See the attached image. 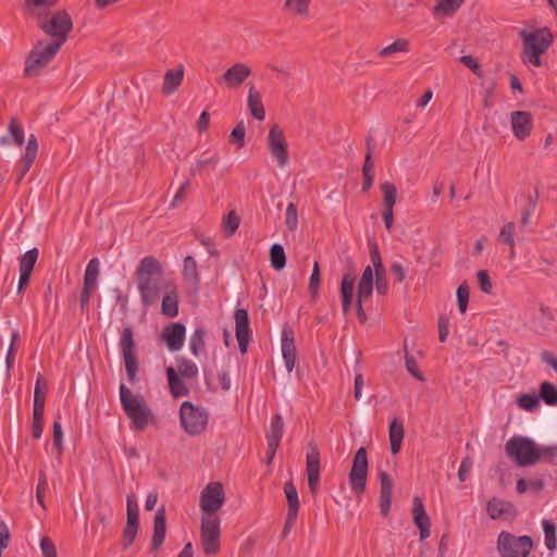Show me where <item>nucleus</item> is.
Here are the masks:
<instances>
[{
    "mask_svg": "<svg viewBox=\"0 0 557 557\" xmlns=\"http://www.w3.org/2000/svg\"><path fill=\"white\" fill-rule=\"evenodd\" d=\"M141 304L148 308L154 305L163 290V267L153 256L143 258L135 271Z\"/></svg>",
    "mask_w": 557,
    "mask_h": 557,
    "instance_id": "nucleus-1",
    "label": "nucleus"
},
{
    "mask_svg": "<svg viewBox=\"0 0 557 557\" xmlns=\"http://www.w3.org/2000/svg\"><path fill=\"white\" fill-rule=\"evenodd\" d=\"M120 400L133 430L144 431L148 424L156 422V416L144 397L133 394L124 384L120 386Z\"/></svg>",
    "mask_w": 557,
    "mask_h": 557,
    "instance_id": "nucleus-2",
    "label": "nucleus"
},
{
    "mask_svg": "<svg viewBox=\"0 0 557 557\" xmlns=\"http://www.w3.org/2000/svg\"><path fill=\"white\" fill-rule=\"evenodd\" d=\"M523 61L533 66H541V55L547 51L553 42V34L548 28L533 32L522 30Z\"/></svg>",
    "mask_w": 557,
    "mask_h": 557,
    "instance_id": "nucleus-3",
    "label": "nucleus"
},
{
    "mask_svg": "<svg viewBox=\"0 0 557 557\" xmlns=\"http://www.w3.org/2000/svg\"><path fill=\"white\" fill-rule=\"evenodd\" d=\"M36 18L38 20V26L54 41L63 45L67 40L69 33L73 28V22L66 11L59 10L49 16L42 13Z\"/></svg>",
    "mask_w": 557,
    "mask_h": 557,
    "instance_id": "nucleus-4",
    "label": "nucleus"
},
{
    "mask_svg": "<svg viewBox=\"0 0 557 557\" xmlns=\"http://www.w3.org/2000/svg\"><path fill=\"white\" fill-rule=\"evenodd\" d=\"M209 413L206 408L195 406L190 401L182 403L180 407V422L189 436L201 435L208 425Z\"/></svg>",
    "mask_w": 557,
    "mask_h": 557,
    "instance_id": "nucleus-5",
    "label": "nucleus"
},
{
    "mask_svg": "<svg viewBox=\"0 0 557 557\" xmlns=\"http://www.w3.org/2000/svg\"><path fill=\"white\" fill-rule=\"evenodd\" d=\"M496 547L500 557H529L533 540L529 535L517 536L502 531L497 536Z\"/></svg>",
    "mask_w": 557,
    "mask_h": 557,
    "instance_id": "nucleus-6",
    "label": "nucleus"
},
{
    "mask_svg": "<svg viewBox=\"0 0 557 557\" xmlns=\"http://www.w3.org/2000/svg\"><path fill=\"white\" fill-rule=\"evenodd\" d=\"M505 453L519 467L535 465V442L530 437H510L505 444Z\"/></svg>",
    "mask_w": 557,
    "mask_h": 557,
    "instance_id": "nucleus-7",
    "label": "nucleus"
},
{
    "mask_svg": "<svg viewBox=\"0 0 557 557\" xmlns=\"http://www.w3.org/2000/svg\"><path fill=\"white\" fill-rule=\"evenodd\" d=\"M226 497L221 482H210L200 493L199 507L202 516L219 517L218 511L225 504Z\"/></svg>",
    "mask_w": 557,
    "mask_h": 557,
    "instance_id": "nucleus-8",
    "label": "nucleus"
},
{
    "mask_svg": "<svg viewBox=\"0 0 557 557\" xmlns=\"http://www.w3.org/2000/svg\"><path fill=\"white\" fill-rule=\"evenodd\" d=\"M221 520L220 517L202 516L200 524V540L203 552L214 555L220 549Z\"/></svg>",
    "mask_w": 557,
    "mask_h": 557,
    "instance_id": "nucleus-9",
    "label": "nucleus"
},
{
    "mask_svg": "<svg viewBox=\"0 0 557 557\" xmlns=\"http://www.w3.org/2000/svg\"><path fill=\"white\" fill-rule=\"evenodd\" d=\"M62 44L54 40L51 42L39 41L32 50L26 61V73L33 74L39 69L46 66L59 52Z\"/></svg>",
    "mask_w": 557,
    "mask_h": 557,
    "instance_id": "nucleus-10",
    "label": "nucleus"
},
{
    "mask_svg": "<svg viewBox=\"0 0 557 557\" xmlns=\"http://www.w3.org/2000/svg\"><path fill=\"white\" fill-rule=\"evenodd\" d=\"M368 457L364 447L355 454L352 466L348 474L350 488L356 494H362L367 487Z\"/></svg>",
    "mask_w": 557,
    "mask_h": 557,
    "instance_id": "nucleus-11",
    "label": "nucleus"
},
{
    "mask_svg": "<svg viewBox=\"0 0 557 557\" xmlns=\"http://www.w3.org/2000/svg\"><path fill=\"white\" fill-rule=\"evenodd\" d=\"M267 144L271 156L276 160L280 168H285L288 163L287 143L283 128L274 124L271 126L267 136Z\"/></svg>",
    "mask_w": 557,
    "mask_h": 557,
    "instance_id": "nucleus-12",
    "label": "nucleus"
},
{
    "mask_svg": "<svg viewBox=\"0 0 557 557\" xmlns=\"http://www.w3.org/2000/svg\"><path fill=\"white\" fill-rule=\"evenodd\" d=\"M120 347L124 358L127 377L131 382H134L138 370V363L135 356V342L133 331L131 327H125L122 331L120 338Z\"/></svg>",
    "mask_w": 557,
    "mask_h": 557,
    "instance_id": "nucleus-13",
    "label": "nucleus"
},
{
    "mask_svg": "<svg viewBox=\"0 0 557 557\" xmlns=\"http://www.w3.org/2000/svg\"><path fill=\"white\" fill-rule=\"evenodd\" d=\"M250 75L251 69L245 63L237 62L216 78V84L227 89H236Z\"/></svg>",
    "mask_w": 557,
    "mask_h": 557,
    "instance_id": "nucleus-14",
    "label": "nucleus"
},
{
    "mask_svg": "<svg viewBox=\"0 0 557 557\" xmlns=\"http://www.w3.org/2000/svg\"><path fill=\"white\" fill-rule=\"evenodd\" d=\"M284 493L288 506L285 524L283 529V535L286 536L296 522L300 503L298 497V491L293 481H288L284 484Z\"/></svg>",
    "mask_w": 557,
    "mask_h": 557,
    "instance_id": "nucleus-15",
    "label": "nucleus"
},
{
    "mask_svg": "<svg viewBox=\"0 0 557 557\" xmlns=\"http://www.w3.org/2000/svg\"><path fill=\"white\" fill-rule=\"evenodd\" d=\"M510 125L515 137L523 141L532 133L533 115L528 111H512L510 113Z\"/></svg>",
    "mask_w": 557,
    "mask_h": 557,
    "instance_id": "nucleus-16",
    "label": "nucleus"
},
{
    "mask_svg": "<svg viewBox=\"0 0 557 557\" xmlns=\"http://www.w3.org/2000/svg\"><path fill=\"white\" fill-rule=\"evenodd\" d=\"M284 434V421L281 414H274L271 419L270 428L267 431L268 441V463L272 461L280 446Z\"/></svg>",
    "mask_w": 557,
    "mask_h": 557,
    "instance_id": "nucleus-17",
    "label": "nucleus"
},
{
    "mask_svg": "<svg viewBox=\"0 0 557 557\" xmlns=\"http://www.w3.org/2000/svg\"><path fill=\"white\" fill-rule=\"evenodd\" d=\"M186 329L184 324L176 322L165 326L161 332V339L170 351H178L185 342Z\"/></svg>",
    "mask_w": 557,
    "mask_h": 557,
    "instance_id": "nucleus-18",
    "label": "nucleus"
},
{
    "mask_svg": "<svg viewBox=\"0 0 557 557\" xmlns=\"http://www.w3.org/2000/svg\"><path fill=\"white\" fill-rule=\"evenodd\" d=\"M486 511L492 520H511L517 516V509L515 505L498 497H493L487 502Z\"/></svg>",
    "mask_w": 557,
    "mask_h": 557,
    "instance_id": "nucleus-19",
    "label": "nucleus"
},
{
    "mask_svg": "<svg viewBox=\"0 0 557 557\" xmlns=\"http://www.w3.org/2000/svg\"><path fill=\"white\" fill-rule=\"evenodd\" d=\"M235 332L240 352L247 351V346L250 339L249 318L246 309L238 308L234 313Z\"/></svg>",
    "mask_w": 557,
    "mask_h": 557,
    "instance_id": "nucleus-20",
    "label": "nucleus"
},
{
    "mask_svg": "<svg viewBox=\"0 0 557 557\" xmlns=\"http://www.w3.org/2000/svg\"><path fill=\"white\" fill-rule=\"evenodd\" d=\"M161 313L168 318H175L178 314V289L173 282L164 283Z\"/></svg>",
    "mask_w": 557,
    "mask_h": 557,
    "instance_id": "nucleus-21",
    "label": "nucleus"
},
{
    "mask_svg": "<svg viewBox=\"0 0 557 557\" xmlns=\"http://www.w3.org/2000/svg\"><path fill=\"white\" fill-rule=\"evenodd\" d=\"M412 513H413V523L419 529L420 541H424L431 534V532H430L431 520L424 509V505H423L421 498L418 496H414V498H413Z\"/></svg>",
    "mask_w": 557,
    "mask_h": 557,
    "instance_id": "nucleus-22",
    "label": "nucleus"
},
{
    "mask_svg": "<svg viewBox=\"0 0 557 557\" xmlns=\"http://www.w3.org/2000/svg\"><path fill=\"white\" fill-rule=\"evenodd\" d=\"M356 274L354 271H348L343 274L341 282V298H342V311L344 315H347L350 311L354 300Z\"/></svg>",
    "mask_w": 557,
    "mask_h": 557,
    "instance_id": "nucleus-23",
    "label": "nucleus"
},
{
    "mask_svg": "<svg viewBox=\"0 0 557 557\" xmlns=\"http://www.w3.org/2000/svg\"><path fill=\"white\" fill-rule=\"evenodd\" d=\"M370 258H371V263L373 264V269L375 272L374 287L376 289V293L380 295H385L388 289V283L385 277V268H384L380 251L376 246H374L371 249Z\"/></svg>",
    "mask_w": 557,
    "mask_h": 557,
    "instance_id": "nucleus-24",
    "label": "nucleus"
},
{
    "mask_svg": "<svg viewBox=\"0 0 557 557\" xmlns=\"http://www.w3.org/2000/svg\"><path fill=\"white\" fill-rule=\"evenodd\" d=\"M38 152V141L34 134L28 136L27 145L25 148V152L21 158V169L17 176V182L22 181L26 173L32 168L33 163L36 160Z\"/></svg>",
    "mask_w": 557,
    "mask_h": 557,
    "instance_id": "nucleus-25",
    "label": "nucleus"
},
{
    "mask_svg": "<svg viewBox=\"0 0 557 557\" xmlns=\"http://www.w3.org/2000/svg\"><path fill=\"white\" fill-rule=\"evenodd\" d=\"M166 531L165 509H158L153 520V534L151 539V548L158 550L164 542Z\"/></svg>",
    "mask_w": 557,
    "mask_h": 557,
    "instance_id": "nucleus-26",
    "label": "nucleus"
},
{
    "mask_svg": "<svg viewBox=\"0 0 557 557\" xmlns=\"http://www.w3.org/2000/svg\"><path fill=\"white\" fill-rule=\"evenodd\" d=\"M282 355L287 372H292L296 363V347L294 337L289 336L287 329L283 330Z\"/></svg>",
    "mask_w": 557,
    "mask_h": 557,
    "instance_id": "nucleus-27",
    "label": "nucleus"
},
{
    "mask_svg": "<svg viewBox=\"0 0 557 557\" xmlns=\"http://www.w3.org/2000/svg\"><path fill=\"white\" fill-rule=\"evenodd\" d=\"M169 389L173 398H181L188 395L189 389L184 383L183 379L180 377L178 373L173 367H168L165 369Z\"/></svg>",
    "mask_w": 557,
    "mask_h": 557,
    "instance_id": "nucleus-28",
    "label": "nucleus"
},
{
    "mask_svg": "<svg viewBox=\"0 0 557 557\" xmlns=\"http://www.w3.org/2000/svg\"><path fill=\"white\" fill-rule=\"evenodd\" d=\"M8 132H9L8 136H2L0 138L1 146H8L12 143L18 147L23 146V144L25 141L24 129L17 122L16 117H12L10 120V123L8 125Z\"/></svg>",
    "mask_w": 557,
    "mask_h": 557,
    "instance_id": "nucleus-29",
    "label": "nucleus"
},
{
    "mask_svg": "<svg viewBox=\"0 0 557 557\" xmlns=\"http://www.w3.org/2000/svg\"><path fill=\"white\" fill-rule=\"evenodd\" d=\"M247 106L251 115L258 120L263 121L265 117V111L261 101V95L253 85L249 87Z\"/></svg>",
    "mask_w": 557,
    "mask_h": 557,
    "instance_id": "nucleus-30",
    "label": "nucleus"
},
{
    "mask_svg": "<svg viewBox=\"0 0 557 557\" xmlns=\"http://www.w3.org/2000/svg\"><path fill=\"white\" fill-rule=\"evenodd\" d=\"M375 272L372 265L366 267L358 282L357 292L360 297H370L374 289Z\"/></svg>",
    "mask_w": 557,
    "mask_h": 557,
    "instance_id": "nucleus-31",
    "label": "nucleus"
},
{
    "mask_svg": "<svg viewBox=\"0 0 557 557\" xmlns=\"http://www.w3.org/2000/svg\"><path fill=\"white\" fill-rule=\"evenodd\" d=\"M184 77L183 67L169 70L163 79L162 92L164 95H172L182 84Z\"/></svg>",
    "mask_w": 557,
    "mask_h": 557,
    "instance_id": "nucleus-32",
    "label": "nucleus"
},
{
    "mask_svg": "<svg viewBox=\"0 0 557 557\" xmlns=\"http://www.w3.org/2000/svg\"><path fill=\"white\" fill-rule=\"evenodd\" d=\"M404 425L397 419H394L389 424V444L391 453L397 455L400 451L401 443L404 440Z\"/></svg>",
    "mask_w": 557,
    "mask_h": 557,
    "instance_id": "nucleus-33",
    "label": "nucleus"
},
{
    "mask_svg": "<svg viewBox=\"0 0 557 557\" xmlns=\"http://www.w3.org/2000/svg\"><path fill=\"white\" fill-rule=\"evenodd\" d=\"M535 463H555L557 460V444L539 445L535 443Z\"/></svg>",
    "mask_w": 557,
    "mask_h": 557,
    "instance_id": "nucleus-34",
    "label": "nucleus"
},
{
    "mask_svg": "<svg viewBox=\"0 0 557 557\" xmlns=\"http://www.w3.org/2000/svg\"><path fill=\"white\" fill-rule=\"evenodd\" d=\"M465 0H437L434 7V15L437 17H447L455 14L463 4Z\"/></svg>",
    "mask_w": 557,
    "mask_h": 557,
    "instance_id": "nucleus-35",
    "label": "nucleus"
},
{
    "mask_svg": "<svg viewBox=\"0 0 557 557\" xmlns=\"http://www.w3.org/2000/svg\"><path fill=\"white\" fill-rule=\"evenodd\" d=\"M220 162V158L216 153L205 151L200 158L189 169L191 175H197L202 172L207 166L215 168Z\"/></svg>",
    "mask_w": 557,
    "mask_h": 557,
    "instance_id": "nucleus-36",
    "label": "nucleus"
},
{
    "mask_svg": "<svg viewBox=\"0 0 557 557\" xmlns=\"http://www.w3.org/2000/svg\"><path fill=\"white\" fill-rule=\"evenodd\" d=\"M58 0H25V11L36 17L44 13V10L50 9L57 4Z\"/></svg>",
    "mask_w": 557,
    "mask_h": 557,
    "instance_id": "nucleus-37",
    "label": "nucleus"
},
{
    "mask_svg": "<svg viewBox=\"0 0 557 557\" xmlns=\"http://www.w3.org/2000/svg\"><path fill=\"white\" fill-rule=\"evenodd\" d=\"M206 331L201 327L196 329L189 337V349L190 352L198 357L200 354L205 352V342Z\"/></svg>",
    "mask_w": 557,
    "mask_h": 557,
    "instance_id": "nucleus-38",
    "label": "nucleus"
},
{
    "mask_svg": "<svg viewBox=\"0 0 557 557\" xmlns=\"http://www.w3.org/2000/svg\"><path fill=\"white\" fill-rule=\"evenodd\" d=\"M307 475H320V454L315 446H311L306 456Z\"/></svg>",
    "mask_w": 557,
    "mask_h": 557,
    "instance_id": "nucleus-39",
    "label": "nucleus"
},
{
    "mask_svg": "<svg viewBox=\"0 0 557 557\" xmlns=\"http://www.w3.org/2000/svg\"><path fill=\"white\" fill-rule=\"evenodd\" d=\"M542 527L545 535V546L548 550L554 552L557 547L556 524L552 520L544 519Z\"/></svg>",
    "mask_w": 557,
    "mask_h": 557,
    "instance_id": "nucleus-40",
    "label": "nucleus"
},
{
    "mask_svg": "<svg viewBox=\"0 0 557 557\" xmlns=\"http://www.w3.org/2000/svg\"><path fill=\"white\" fill-rule=\"evenodd\" d=\"M183 276L186 281L198 284L199 283V273L197 269V262L191 256H187L184 259L183 263Z\"/></svg>",
    "mask_w": 557,
    "mask_h": 557,
    "instance_id": "nucleus-41",
    "label": "nucleus"
},
{
    "mask_svg": "<svg viewBox=\"0 0 557 557\" xmlns=\"http://www.w3.org/2000/svg\"><path fill=\"white\" fill-rule=\"evenodd\" d=\"M516 224L513 222L506 223L498 235L499 242L508 245L510 247V258L515 257V234Z\"/></svg>",
    "mask_w": 557,
    "mask_h": 557,
    "instance_id": "nucleus-42",
    "label": "nucleus"
},
{
    "mask_svg": "<svg viewBox=\"0 0 557 557\" xmlns=\"http://www.w3.org/2000/svg\"><path fill=\"white\" fill-rule=\"evenodd\" d=\"M47 383L41 374H38L34 391V408L44 409L46 400Z\"/></svg>",
    "mask_w": 557,
    "mask_h": 557,
    "instance_id": "nucleus-43",
    "label": "nucleus"
},
{
    "mask_svg": "<svg viewBox=\"0 0 557 557\" xmlns=\"http://www.w3.org/2000/svg\"><path fill=\"white\" fill-rule=\"evenodd\" d=\"M139 527L138 519H127L123 531V547L127 549L134 543Z\"/></svg>",
    "mask_w": 557,
    "mask_h": 557,
    "instance_id": "nucleus-44",
    "label": "nucleus"
},
{
    "mask_svg": "<svg viewBox=\"0 0 557 557\" xmlns=\"http://www.w3.org/2000/svg\"><path fill=\"white\" fill-rule=\"evenodd\" d=\"M539 398L548 406L557 405V388L550 382H543L540 385Z\"/></svg>",
    "mask_w": 557,
    "mask_h": 557,
    "instance_id": "nucleus-45",
    "label": "nucleus"
},
{
    "mask_svg": "<svg viewBox=\"0 0 557 557\" xmlns=\"http://www.w3.org/2000/svg\"><path fill=\"white\" fill-rule=\"evenodd\" d=\"M99 260L97 258H92L87 267H86V270H85V275H84V285L85 286H91V287H95L97 286V280H98V275H99Z\"/></svg>",
    "mask_w": 557,
    "mask_h": 557,
    "instance_id": "nucleus-46",
    "label": "nucleus"
},
{
    "mask_svg": "<svg viewBox=\"0 0 557 557\" xmlns=\"http://www.w3.org/2000/svg\"><path fill=\"white\" fill-rule=\"evenodd\" d=\"M311 0H285L284 9L292 14L307 16L309 13V4Z\"/></svg>",
    "mask_w": 557,
    "mask_h": 557,
    "instance_id": "nucleus-47",
    "label": "nucleus"
},
{
    "mask_svg": "<svg viewBox=\"0 0 557 557\" xmlns=\"http://www.w3.org/2000/svg\"><path fill=\"white\" fill-rule=\"evenodd\" d=\"M177 372L184 379H195L198 375V367L186 358L177 359Z\"/></svg>",
    "mask_w": 557,
    "mask_h": 557,
    "instance_id": "nucleus-48",
    "label": "nucleus"
},
{
    "mask_svg": "<svg viewBox=\"0 0 557 557\" xmlns=\"http://www.w3.org/2000/svg\"><path fill=\"white\" fill-rule=\"evenodd\" d=\"M271 265L275 270H282L286 264L284 248L280 244H273L270 249Z\"/></svg>",
    "mask_w": 557,
    "mask_h": 557,
    "instance_id": "nucleus-49",
    "label": "nucleus"
},
{
    "mask_svg": "<svg viewBox=\"0 0 557 557\" xmlns=\"http://www.w3.org/2000/svg\"><path fill=\"white\" fill-rule=\"evenodd\" d=\"M409 50V41L405 38L395 40L393 44L384 47L379 51L380 57H389L398 52H407Z\"/></svg>",
    "mask_w": 557,
    "mask_h": 557,
    "instance_id": "nucleus-50",
    "label": "nucleus"
},
{
    "mask_svg": "<svg viewBox=\"0 0 557 557\" xmlns=\"http://www.w3.org/2000/svg\"><path fill=\"white\" fill-rule=\"evenodd\" d=\"M38 255L39 252L37 248H32L27 250L20 260V272L32 273L37 262Z\"/></svg>",
    "mask_w": 557,
    "mask_h": 557,
    "instance_id": "nucleus-51",
    "label": "nucleus"
},
{
    "mask_svg": "<svg viewBox=\"0 0 557 557\" xmlns=\"http://www.w3.org/2000/svg\"><path fill=\"white\" fill-rule=\"evenodd\" d=\"M383 191V203L384 208L393 209L396 203L397 189L396 186L391 182H384L381 184Z\"/></svg>",
    "mask_w": 557,
    "mask_h": 557,
    "instance_id": "nucleus-52",
    "label": "nucleus"
},
{
    "mask_svg": "<svg viewBox=\"0 0 557 557\" xmlns=\"http://www.w3.org/2000/svg\"><path fill=\"white\" fill-rule=\"evenodd\" d=\"M239 218L234 211H231L223 220L222 230L226 237H231L239 226Z\"/></svg>",
    "mask_w": 557,
    "mask_h": 557,
    "instance_id": "nucleus-53",
    "label": "nucleus"
},
{
    "mask_svg": "<svg viewBox=\"0 0 557 557\" xmlns=\"http://www.w3.org/2000/svg\"><path fill=\"white\" fill-rule=\"evenodd\" d=\"M540 404V398L535 394H521L517 398V405L527 411H533Z\"/></svg>",
    "mask_w": 557,
    "mask_h": 557,
    "instance_id": "nucleus-54",
    "label": "nucleus"
},
{
    "mask_svg": "<svg viewBox=\"0 0 557 557\" xmlns=\"http://www.w3.org/2000/svg\"><path fill=\"white\" fill-rule=\"evenodd\" d=\"M285 225L290 232H294L298 226L297 207L293 202L287 205L285 213Z\"/></svg>",
    "mask_w": 557,
    "mask_h": 557,
    "instance_id": "nucleus-55",
    "label": "nucleus"
},
{
    "mask_svg": "<svg viewBox=\"0 0 557 557\" xmlns=\"http://www.w3.org/2000/svg\"><path fill=\"white\" fill-rule=\"evenodd\" d=\"M379 478L381 484L380 498H392L393 483L391 476L385 471H382Z\"/></svg>",
    "mask_w": 557,
    "mask_h": 557,
    "instance_id": "nucleus-56",
    "label": "nucleus"
},
{
    "mask_svg": "<svg viewBox=\"0 0 557 557\" xmlns=\"http://www.w3.org/2000/svg\"><path fill=\"white\" fill-rule=\"evenodd\" d=\"M469 287L466 282L459 285L457 288V302L460 313H465L469 301Z\"/></svg>",
    "mask_w": 557,
    "mask_h": 557,
    "instance_id": "nucleus-57",
    "label": "nucleus"
},
{
    "mask_svg": "<svg viewBox=\"0 0 557 557\" xmlns=\"http://www.w3.org/2000/svg\"><path fill=\"white\" fill-rule=\"evenodd\" d=\"M308 287H309V292L312 295V297H315L318 295L319 287H320V267H319V262L317 260L313 263V269H312L311 276L309 278Z\"/></svg>",
    "mask_w": 557,
    "mask_h": 557,
    "instance_id": "nucleus-58",
    "label": "nucleus"
},
{
    "mask_svg": "<svg viewBox=\"0 0 557 557\" xmlns=\"http://www.w3.org/2000/svg\"><path fill=\"white\" fill-rule=\"evenodd\" d=\"M63 431L62 425L59 419L53 422V448L57 450L58 455H61L63 451Z\"/></svg>",
    "mask_w": 557,
    "mask_h": 557,
    "instance_id": "nucleus-59",
    "label": "nucleus"
},
{
    "mask_svg": "<svg viewBox=\"0 0 557 557\" xmlns=\"http://www.w3.org/2000/svg\"><path fill=\"white\" fill-rule=\"evenodd\" d=\"M42 418H44V409H39L37 411L36 408H34L33 411V435L35 438H40L42 434Z\"/></svg>",
    "mask_w": 557,
    "mask_h": 557,
    "instance_id": "nucleus-60",
    "label": "nucleus"
},
{
    "mask_svg": "<svg viewBox=\"0 0 557 557\" xmlns=\"http://www.w3.org/2000/svg\"><path fill=\"white\" fill-rule=\"evenodd\" d=\"M246 127L243 122H239L231 133V140L237 143L242 148L245 145Z\"/></svg>",
    "mask_w": 557,
    "mask_h": 557,
    "instance_id": "nucleus-61",
    "label": "nucleus"
},
{
    "mask_svg": "<svg viewBox=\"0 0 557 557\" xmlns=\"http://www.w3.org/2000/svg\"><path fill=\"white\" fill-rule=\"evenodd\" d=\"M126 516L127 519H138V504L134 494L126 497Z\"/></svg>",
    "mask_w": 557,
    "mask_h": 557,
    "instance_id": "nucleus-62",
    "label": "nucleus"
},
{
    "mask_svg": "<svg viewBox=\"0 0 557 557\" xmlns=\"http://www.w3.org/2000/svg\"><path fill=\"white\" fill-rule=\"evenodd\" d=\"M476 277L479 281L480 288L485 294H491L493 289L492 282L490 280L488 273L485 270H480L476 273Z\"/></svg>",
    "mask_w": 557,
    "mask_h": 557,
    "instance_id": "nucleus-63",
    "label": "nucleus"
},
{
    "mask_svg": "<svg viewBox=\"0 0 557 557\" xmlns=\"http://www.w3.org/2000/svg\"><path fill=\"white\" fill-rule=\"evenodd\" d=\"M40 549L44 557H57L55 546L49 537L41 539Z\"/></svg>",
    "mask_w": 557,
    "mask_h": 557,
    "instance_id": "nucleus-64",
    "label": "nucleus"
}]
</instances>
